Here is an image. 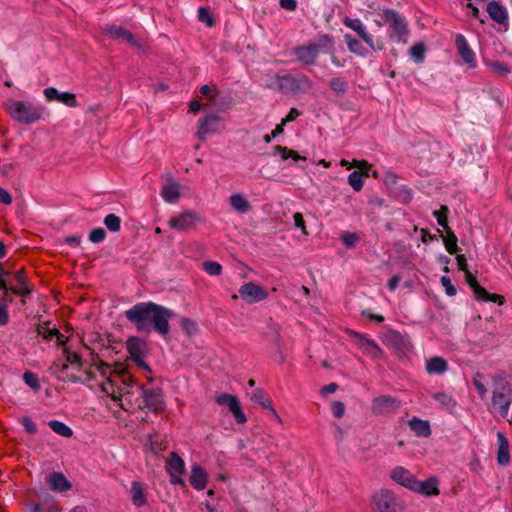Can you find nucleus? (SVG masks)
Here are the masks:
<instances>
[{
    "instance_id": "1",
    "label": "nucleus",
    "mask_w": 512,
    "mask_h": 512,
    "mask_svg": "<svg viewBox=\"0 0 512 512\" xmlns=\"http://www.w3.org/2000/svg\"><path fill=\"white\" fill-rule=\"evenodd\" d=\"M93 367L103 378L99 384L101 390L113 401H120V407L125 411L146 408L154 413H161L165 410L166 403L161 388L141 386L127 372L115 371L101 360Z\"/></svg>"
},
{
    "instance_id": "2",
    "label": "nucleus",
    "mask_w": 512,
    "mask_h": 512,
    "mask_svg": "<svg viewBox=\"0 0 512 512\" xmlns=\"http://www.w3.org/2000/svg\"><path fill=\"white\" fill-rule=\"evenodd\" d=\"M124 315L135 325L138 332L151 333L155 331L165 337L170 332L169 320L175 316V313L154 302H141L126 310Z\"/></svg>"
},
{
    "instance_id": "3",
    "label": "nucleus",
    "mask_w": 512,
    "mask_h": 512,
    "mask_svg": "<svg viewBox=\"0 0 512 512\" xmlns=\"http://www.w3.org/2000/svg\"><path fill=\"white\" fill-rule=\"evenodd\" d=\"M10 117L22 124H33L48 116L46 108L30 101L8 99L3 104Z\"/></svg>"
},
{
    "instance_id": "4",
    "label": "nucleus",
    "mask_w": 512,
    "mask_h": 512,
    "mask_svg": "<svg viewBox=\"0 0 512 512\" xmlns=\"http://www.w3.org/2000/svg\"><path fill=\"white\" fill-rule=\"evenodd\" d=\"M492 380V411L507 418L512 404V384L504 373L491 377Z\"/></svg>"
},
{
    "instance_id": "5",
    "label": "nucleus",
    "mask_w": 512,
    "mask_h": 512,
    "mask_svg": "<svg viewBox=\"0 0 512 512\" xmlns=\"http://www.w3.org/2000/svg\"><path fill=\"white\" fill-rule=\"evenodd\" d=\"M334 48L333 39L329 35H321L316 43H308L293 48L292 53L303 66H313L321 52L330 53Z\"/></svg>"
},
{
    "instance_id": "6",
    "label": "nucleus",
    "mask_w": 512,
    "mask_h": 512,
    "mask_svg": "<svg viewBox=\"0 0 512 512\" xmlns=\"http://www.w3.org/2000/svg\"><path fill=\"white\" fill-rule=\"evenodd\" d=\"M277 88L285 94H305L312 90L314 83L304 73H288L275 76Z\"/></svg>"
},
{
    "instance_id": "7",
    "label": "nucleus",
    "mask_w": 512,
    "mask_h": 512,
    "mask_svg": "<svg viewBox=\"0 0 512 512\" xmlns=\"http://www.w3.org/2000/svg\"><path fill=\"white\" fill-rule=\"evenodd\" d=\"M381 15L391 28L390 39L397 43H406L409 29L405 17L390 8L383 9Z\"/></svg>"
},
{
    "instance_id": "8",
    "label": "nucleus",
    "mask_w": 512,
    "mask_h": 512,
    "mask_svg": "<svg viewBox=\"0 0 512 512\" xmlns=\"http://www.w3.org/2000/svg\"><path fill=\"white\" fill-rule=\"evenodd\" d=\"M375 512H401L403 501L391 490L381 489L373 495Z\"/></svg>"
},
{
    "instance_id": "9",
    "label": "nucleus",
    "mask_w": 512,
    "mask_h": 512,
    "mask_svg": "<svg viewBox=\"0 0 512 512\" xmlns=\"http://www.w3.org/2000/svg\"><path fill=\"white\" fill-rule=\"evenodd\" d=\"M343 24L357 33V35L374 51H382L384 49V42L381 39H374L373 36L367 31L366 26L359 18L344 17Z\"/></svg>"
},
{
    "instance_id": "10",
    "label": "nucleus",
    "mask_w": 512,
    "mask_h": 512,
    "mask_svg": "<svg viewBox=\"0 0 512 512\" xmlns=\"http://www.w3.org/2000/svg\"><path fill=\"white\" fill-rule=\"evenodd\" d=\"M201 222L202 218L199 213L193 210H187L171 217L168 221V225L176 231L187 232L195 228L197 224Z\"/></svg>"
},
{
    "instance_id": "11",
    "label": "nucleus",
    "mask_w": 512,
    "mask_h": 512,
    "mask_svg": "<svg viewBox=\"0 0 512 512\" xmlns=\"http://www.w3.org/2000/svg\"><path fill=\"white\" fill-rule=\"evenodd\" d=\"M465 273V279L469 287L472 289L474 297L478 301L483 302H493L498 305H503L505 299L503 296L498 294L489 293L485 288H483L477 281V279L472 275V273L467 270Z\"/></svg>"
},
{
    "instance_id": "12",
    "label": "nucleus",
    "mask_w": 512,
    "mask_h": 512,
    "mask_svg": "<svg viewBox=\"0 0 512 512\" xmlns=\"http://www.w3.org/2000/svg\"><path fill=\"white\" fill-rule=\"evenodd\" d=\"M166 468L169 472L170 482L172 484L185 486V482L182 478V475L185 473V463L176 452H170L166 460Z\"/></svg>"
},
{
    "instance_id": "13",
    "label": "nucleus",
    "mask_w": 512,
    "mask_h": 512,
    "mask_svg": "<svg viewBox=\"0 0 512 512\" xmlns=\"http://www.w3.org/2000/svg\"><path fill=\"white\" fill-rule=\"evenodd\" d=\"M238 292L240 297L248 304L261 302L268 297L267 291L254 282L244 283Z\"/></svg>"
},
{
    "instance_id": "14",
    "label": "nucleus",
    "mask_w": 512,
    "mask_h": 512,
    "mask_svg": "<svg viewBox=\"0 0 512 512\" xmlns=\"http://www.w3.org/2000/svg\"><path fill=\"white\" fill-rule=\"evenodd\" d=\"M401 402L390 395H381L373 399L371 410L374 414H390L396 412Z\"/></svg>"
},
{
    "instance_id": "15",
    "label": "nucleus",
    "mask_w": 512,
    "mask_h": 512,
    "mask_svg": "<svg viewBox=\"0 0 512 512\" xmlns=\"http://www.w3.org/2000/svg\"><path fill=\"white\" fill-rule=\"evenodd\" d=\"M349 335L354 338L356 345L364 354L373 359L382 357L383 351L374 340L368 339L364 335L352 330L349 331Z\"/></svg>"
},
{
    "instance_id": "16",
    "label": "nucleus",
    "mask_w": 512,
    "mask_h": 512,
    "mask_svg": "<svg viewBox=\"0 0 512 512\" xmlns=\"http://www.w3.org/2000/svg\"><path fill=\"white\" fill-rule=\"evenodd\" d=\"M455 46L462 61L467 64L470 69H474L477 66L476 55L464 35L460 33L455 35Z\"/></svg>"
},
{
    "instance_id": "17",
    "label": "nucleus",
    "mask_w": 512,
    "mask_h": 512,
    "mask_svg": "<svg viewBox=\"0 0 512 512\" xmlns=\"http://www.w3.org/2000/svg\"><path fill=\"white\" fill-rule=\"evenodd\" d=\"M215 401L218 405L228 406L230 412L233 414L235 420L239 424H243L247 421L245 414L242 412L239 400L236 396L222 393L216 396Z\"/></svg>"
},
{
    "instance_id": "18",
    "label": "nucleus",
    "mask_w": 512,
    "mask_h": 512,
    "mask_svg": "<svg viewBox=\"0 0 512 512\" xmlns=\"http://www.w3.org/2000/svg\"><path fill=\"white\" fill-rule=\"evenodd\" d=\"M220 129V118L217 115H208L199 121L197 137L201 141H206L208 136L216 133Z\"/></svg>"
},
{
    "instance_id": "19",
    "label": "nucleus",
    "mask_w": 512,
    "mask_h": 512,
    "mask_svg": "<svg viewBox=\"0 0 512 512\" xmlns=\"http://www.w3.org/2000/svg\"><path fill=\"white\" fill-rule=\"evenodd\" d=\"M130 498L132 504L141 508L147 505L148 503V486L142 481L133 480L131 482L130 487Z\"/></svg>"
},
{
    "instance_id": "20",
    "label": "nucleus",
    "mask_w": 512,
    "mask_h": 512,
    "mask_svg": "<svg viewBox=\"0 0 512 512\" xmlns=\"http://www.w3.org/2000/svg\"><path fill=\"white\" fill-rule=\"evenodd\" d=\"M390 478L397 484L413 491L416 485V477L406 468L396 466L390 471Z\"/></svg>"
},
{
    "instance_id": "21",
    "label": "nucleus",
    "mask_w": 512,
    "mask_h": 512,
    "mask_svg": "<svg viewBox=\"0 0 512 512\" xmlns=\"http://www.w3.org/2000/svg\"><path fill=\"white\" fill-rule=\"evenodd\" d=\"M103 32L105 35L112 39H123L133 46H138V41L136 40L135 36L122 26L114 24L106 25L103 28Z\"/></svg>"
},
{
    "instance_id": "22",
    "label": "nucleus",
    "mask_w": 512,
    "mask_h": 512,
    "mask_svg": "<svg viewBox=\"0 0 512 512\" xmlns=\"http://www.w3.org/2000/svg\"><path fill=\"white\" fill-rule=\"evenodd\" d=\"M46 482L49 488L58 493H63L72 488V484L62 472H52L47 478Z\"/></svg>"
},
{
    "instance_id": "23",
    "label": "nucleus",
    "mask_w": 512,
    "mask_h": 512,
    "mask_svg": "<svg viewBox=\"0 0 512 512\" xmlns=\"http://www.w3.org/2000/svg\"><path fill=\"white\" fill-rule=\"evenodd\" d=\"M490 18L499 25L508 27V13L505 7L496 1H490L486 8Z\"/></svg>"
},
{
    "instance_id": "24",
    "label": "nucleus",
    "mask_w": 512,
    "mask_h": 512,
    "mask_svg": "<svg viewBox=\"0 0 512 512\" xmlns=\"http://www.w3.org/2000/svg\"><path fill=\"white\" fill-rule=\"evenodd\" d=\"M439 482L437 478L431 477L425 481H416L415 489L412 492L422 494L424 496H438L440 490L438 488Z\"/></svg>"
},
{
    "instance_id": "25",
    "label": "nucleus",
    "mask_w": 512,
    "mask_h": 512,
    "mask_svg": "<svg viewBox=\"0 0 512 512\" xmlns=\"http://www.w3.org/2000/svg\"><path fill=\"white\" fill-rule=\"evenodd\" d=\"M208 481V474L206 471L198 464H195L191 467L189 482L190 485L200 491L205 489Z\"/></svg>"
},
{
    "instance_id": "26",
    "label": "nucleus",
    "mask_w": 512,
    "mask_h": 512,
    "mask_svg": "<svg viewBox=\"0 0 512 512\" xmlns=\"http://www.w3.org/2000/svg\"><path fill=\"white\" fill-rule=\"evenodd\" d=\"M14 279L17 282L16 286H11L9 289L15 295L27 296L31 293V288L27 281L24 269H20L14 273Z\"/></svg>"
},
{
    "instance_id": "27",
    "label": "nucleus",
    "mask_w": 512,
    "mask_h": 512,
    "mask_svg": "<svg viewBox=\"0 0 512 512\" xmlns=\"http://www.w3.org/2000/svg\"><path fill=\"white\" fill-rule=\"evenodd\" d=\"M425 369L429 375H442L448 370V362L443 357L434 356L426 361Z\"/></svg>"
},
{
    "instance_id": "28",
    "label": "nucleus",
    "mask_w": 512,
    "mask_h": 512,
    "mask_svg": "<svg viewBox=\"0 0 512 512\" xmlns=\"http://www.w3.org/2000/svg\"><path fill=\"white\" fill-rule=\"evenodd\" d=\"M409 428L417 437H429L431 435L430 423L418 417H413L408 422Z\"/></svg>"
},
{
    "instance_id": "29",
    "label": "nucleus",
    "mask_w": 512,
    "mask_h": 512,
    "mask_svg": "<svg viewBox=\"0 0 512 512\" xmlns=\"http://www.w3.org/2000/svg\"><path fill=\"white\" fill-rule=\"evenodd\" d=\"M497 438L499 442L498 453H497V462L500 465H507L510 462V453H509V442L503 433L498 432Z\"/></svg>"
},
{
    "instance_id": "30",
    "label": "nucleus",
    "mask_w": 512,
    "mask_h": 512,
    "mask_svg": "<svg viewBox=\"0 0 512 512\" xmlns=\"http://www.w3.org/2000/svg\"><path fill=\"white\" fill-rule=\"evenodd\" d=\"M180 189L181 185L179 183L171 182L163 186L161 196L164 201L174 204L181 196Z\"/></svg>"
},
{
    "instance_id": "31",
    "label": "nucleus",
    "mask_w": 512,
    "mask_h": 512,
    "mask_svg": "<svg viewBox=\"0 0 512 512\" xmlns=\"http://www.w3.org/2000/svg\"><path fill=\"white\" fill-rule=\"evenodd\" d=\"M432 398L439 404L440 408L449 413H452L457 407L456 400L446 392H436L432 394Z\"/></svg>"
},
{
    "instance_id": "32",
    "label": "nucleus",
    "mask_w": 512,
    "mask_h": 512,
    "mask_svg": "<svg viewBox=\"0 0 512 512\" xmlns=\"http://www.w3.org/2000/svg\"><path fill=\"white\" fill-rule=\"evenodd\" d=\"M389 340L402 353L409 352L412 349V344L409 337L402 335L397 331L390 333Z\"/></svg>"
},
{
    "instance_id": "33",
    "label": "nucleus",
    "mask_w": 512,
    "mask_h": 512,
    "mask_svg": "<svg viewBox=\"0 0 512 512\" xmlns=\"http://www.w3.org/2000/svg\"><path fill=\"white\" fill-rule=\"evenodd\" d=\"M231 207L239 213H247L251 209L249 201L242 194H233L229 198Z\"/></svg>"
},
{
    "instance_id": "34",
    "label": "nucleus",
    "mask_w": 512,
    "mask_h": 512,
    "mask_svg": "<svg viewBox=\"0 0 512 512\" xmlns=\"http://www.w3.org/2000/svg\"><path fill=\"white\" fill-rule=\"evenodd\" d=\"M37 334L41 335L46 340H51L53 337H56L59 345L64 344V336L56 328L50 329L45 325H39L37 327Z\"/></svg>"
},
{
    "instance_id": "35",
    "label": "nucleus",
    "mask_w": 512,
    "mask_h": 512,
    "mask_svg": "<svg viewBox=\"0 0 512 512\" xmlns=\"http://www.w3.org/2000/svg\"><path fill=\"white\" fill-rule=\"evenodd\" d=\"M126 346L131 359L143 356L144 344L140 338L130 337L126 342Z\"/></svg>"
},
{
    "instance_id": "36",
    "label": "nucleus",
    "mask_w": 512,
    "mask_h": 512,
    "mask_svg": "<svg viewBox=\"0 0 512 512\" xmlns=\"http://www.w3.org/2000/svg\"><path fill=\"white\" fill-rule=\"evenodd\" d=\"M48 426L53 432L62 437L70 438L73 436V430L64 422L58 420H50L48 422Z\"/></svg>"
},
{
    "instance_id": "37",
    "label": "nucleus",
    "mask_w": 512,
    "mask_h": 512,
    "mask_svg": "<svg viewBox=\"0 0 512 512\" xmlns=\"http://www.w3.org/2000/svg\"><path fill=\"white\" fill-rule=\"evenodd\" d=\"M251 399L260 404L263 408L270 409L273 415L279 419L278 415L276 414L275 409L271 406V402L266 397L265 393L261 389H256L252 392Z\"/></svg>"
},
{
    "instance_id": "38",
    "label": "nucleus",
    "mask_w": 512,
    "mask_h": 512,
    "mask_svg": "<svg viewBox=\"0 0 512 512\" xmlns=\"http://www.w3.org/2000/svg\"><path fill=\"white\" fill-rule=\"evenodd\" d=\"M472 381H473V386L475 387V389L478 393V396L481 399H484L488 392L486 385H485V375L481 372H476L473 376Z\"/></svg>"
},
{
    "instance_id": "39",
    "label": "nucleus",
    "mask_w": 512,
    "mask_h": 512,
    "mask_svg": "<svg viewBox=\"0 0 512 512\" xmlns=\"http://www.w3.org/2000/svg\"><path fill=\"white\" fill-rule=\"evenodd\" d=\"M274 152L279 154L282 160H287L289 158H292L294 161L306 160L305 157L300 156L296 151L291 150L285 146L276 145L274 147Z\"/></svg>"
},
{
    "instance_id": "40",
    "label": "nucleus",
    "mask_w": 512,
    "mask_h": 512,
    "mask_svg": "<svg viewBox=\"0 0 512 512\" xmlns=\"http://www.w3.org/2000/svg\"><path fill=\"white\" fill-rule=\"evenodd\" d=\"M426 47L422 42L414 44L409 50V56L415 63H422L425 60Z\"/></svg>"
},
{
    "instance_id": "41",
    "label": "nucleus",
    "mask_w": 512,
    "mask_h": 512,
    "mask_svg": "<svg viewBox=\"0 0 512 512\" xmlns=\"http://www.w3.org/2000/svg\"><path fill=\"white\" fill-rule=\"evenodd\" d=\"M28 512H62V509L55 502L49 504L35 503L28 506Z\"/></svg>"
},
{
    "instance_id": "42",
    "label": "nucleus",
    "mask_w": 512,
    "mask_h": 512,
    "mask_svg": "<svg viewBox=\"0 0 512 512\" xmlns=\"http://www.w3.org/2000/svg\"><path fill=\"white\" fill-rule=\"evenodd\" d=\"M344 39H345V43L350 52L360 55V56L365 55L366 51L363 49V47L361 46V43L358 39L354 38L350 34H346L344 36Z\"/></svg>"
},
{
    "instance_id": "43",
    "label": "nucleus",
    "mask_w": 512,
    "mask_h": 512,
    "mask_svg": "<svg viewBox=\"0 0 512 512\" xmlns=\"http://www.w3.org/2000/svg\"><path fill=\"white\" fill-rule=\"evenodd\" d=\"M328 84L336 96H344L347 93V82L341 78H332Z\"/></svg>"
},
{
    "instance_id": "44",
    "label": "nucleus",
    "mask_w": 512,
    "mask_h": 512,
    "mask_svg": "<svg viewBox=\"0 0 512 512\" xmlns=\"http://www.w3.org/2000/svg\"><path fill=\"white\" fill-rule=\"evenodd\" d=\"M67 363H63L61 365L59 364H56V368H58V372L59 373H63L65 372L68 367H69V364L71 365H77L79 368L82 367V358L80 355H78L77 353H67Z\"/></svg>"
},
{
    "instance_id": "45",
    "label": "nucleus",
    "mask_w": 512,
    "mask_h": 512,
    "mask_svg": "<svg viewBox=\"0 0 512 512\" xmlns=\"http://www.w3.org/2000/svg\"><path fill=\"white\" fill-rule=\"evenodd\" d=\"M446 232L447 235L443 238L445 248L450 254H455L458 250L457 237L450 229L446 230Z\"/></svg>"
},
{
    "instance_id": "46",
    "label": "nucleus",
    "mask_w": 512,
    "mask_h": 512,
    "mask_svg": "<svg viewBox=\"0 0 512 512\" xmlns=\"http://www.w3.org/2000/svg\"><path fill=\"white\" fill-rule=\"evenodd\" d=\"M104 224L111 232H118L121 228V219L117 215L111 213L105 216Z\"/></svg>"
},
{
    "instance_id": "47",
    "label": "nucleus",
    "mask_w": 512,
    "mask_h": 512,
    "mask_svg": "<svg viewBox=\"0 0 512 512\" xmlns=\"http://www.w3.org/2000/svg\"><path fill=\"white\" fill-rule=\"evenodd\" d=\"M12 300H6V297H2L0 300V327L6 326L9 323V304Z\"/></svg>"
},
{
    "instance_id": "48",
    "label": "nucleus",
    "mask_w": 512,
    "mask_h": 512,
    "mask_svg": "<svg viewBox=\"0 0 512 512\" xmlns=\"http://www.w3.org/2000/svg\"><path fill=\"white\" fill-rule=\"evenodd\" d=\"M348 183L355 191H361L364 185L363 174L358 171L352 172L348 176Z\"/></svg>"
},
{
    "instance_id": "49",
    "label": "nucleus",
    "mask_w": 512,
    "mask_h": 512,
    "mask_svg": "<svg viewBox=\"0 0 512 512\" xmlns=\"http://www.w3.org/2000/svg\"><path fill=\"white\" fill-rule=\"evenodd\" d=\"M448 212V207L445 205H442L438 211L434 212L438 225L443 227L445 230L450 229L447 220Z\"/></svg>"
},
{
    "instance_id": "50",
    "label": "nucleus",
    "mask_w": 512,
    "mask_h": 512,
    "mask_svg": "<svg viewBox=\"0 0 512 512\" xmlns=\"http://www.w3.org/2000/svg\"><path fill=\"white\" fill-rule=\"evenodd\" d=\"M23 380L35 392H37L41 389L39 379L35 373H33L31 371H26L23 374Z\"/></svg>"
},
{
    "instance_id": "51",
    "label": "nucleus",
    "mask_w": 512,
    "mask_h": 512,
    "mask_svg": "<svg viewBox=\"0 0 512 512\" xmlns=\"http://www.w3.org/2000/svg\"><path fill=\"white\" fill-rule=\"evenodd\" d=\"M203 270L212 276H218L222 272V266L215 261H206L203 263Z\"/></svg>"
},
{
    "instance_id": "52",
    "label": "nucleus",
    "mask_w": 512,
    "mask_h": 512,
    "mask_svg": "<svg viewBox=\"0 0 512 512\" xmlns=\"http://www.w3.org/2000/svg\"><path fill=\"white\" fill-rule=\"evenodd\" d=\"M58 101L68 107H76L78 105L76 95L70 92H60Z\"/></svg>"
},
{
    "instance_id": "53",
    "label": "nucleus",
    "mask_w": 512,
    "mask_h": 512,
    "mask_svg": "<svg viewBox=\"0 0 512 512\" xmlns=\"http://www.w3.org/2000/svg\"><path fill=\"white\" fill-rule=\"evenodd\" d=\"M18 421L29 435L36 434V424L32 421V419L29 416H22L21 418H19Z\"/></svg>"
},
{
    "instance_id": "54",
    "label": "nucleus",
    "mask_w": 512,
    "mask_h": 512,
    "mask_svg": "<svg viewBox=\"0 0 512 512\" xmlns=\"http://www.w3.org/2000/svg\"><path fill=\"white\" fill-rule=\"evenodd\" d=\"M106 238V231L102 227L91 230L89 234V241L92 243H101Z\"/></svg>"
},
{
    "instance_id": "55",
    "label": "nucleus",
    "mask_w": 512,
    "mask_h": 512,
    "mask_svg": "<svg viewBox=\"0 0 512 512\" xmlns=\"http://www.w3.org/2000/svg\"><path fill=\"white\" fill-rule=\"evenodd\" d=\"M181 327L188 335L195 334L198 329L196 322L189 318H183L181 320Z\"/></svg>"
},
{
    "instance_id": "56",
    "label": "nucleus",
    "mask_w": 512,
    "mask_h": 512,
    "mask_svg": "<svg viewBox=\"0 0 512 512\" xmlns=\"http://www.w3.org/2000/svg\"><path fill=\"white\" fill-rule=\"evenodd\" d=\"M198 18L199 21L205 22L209 27L213 26L214 24V20L211 17L210 12L204 7H200L198 9Z\"/></svg>"
},
{
    "instance_id": "57",
    "label": "nucleus",
    "mask_w": 512,
    "mask_h": 512,
    "mask_svg": "<svg viewBox=\"0 0 512 512\" xmlns=\"http://www.w3.org/2000/svg\"><path fill=\"white\" fill-rule=\"evenodd\" d=\"M441 284L442 286L444 287L445 289V292L448 296H454L456 295L457 293V290L455 288V286L452 284L451 280L449 277L447 276H442L441 279Z\"/></svg>"
},
{
    "instance_id": "58",
    "label": "nucleus",
    "mask_w": 512,
    "mask_h": 512,
    "mask_svg": "<svg viewBox=\"0 0 512 512\" xmlns=\"http://www.w3.org/2000/svg\"><path fill=\"white\" fill-rule=\"evenodd\" d=\"M359 238L357 236L356 233H345L341 236V241L343 242V244L347 247H354L357 242H358Z\"/></svg>"
},
{
    "instance_id": "59",
    "label": "nucleus",
    "mask_w": 512,
    "mask_h": 512,
    "mask_svg": "<svg viewBox=\"0 0 512 512\" xmlns=\"http://www.w3.org/2000/svg\"><path fill=\"white\" fill-rule=\"evenodd\" d=\"M44 96L48 101H58L60 92L54 87H47L43 91Z\"/></svg>"
},
{
    "instance_id": "60",
    "label": "nucleus",
    "mask_w": 512,
    "mask_h": 512,
    "mask_svg": "<svg viewBox=\"0 0 512 512\" xmlns=\"http://www.w3.org/2000/svg\"><path fill=\"white\" fill-rule=\"evenodd\" d=\"M300 111L296 108H291L285 118L282 119V125H286L289 122L294 121L300 116Z\"/></svg>"
},
{
    "instance_id": "61",
    "label": "nucleus",
    "mask_w": 512,
    "mask_h": 512,
    "mask_svg": "<svg viewBox=\"0 0 512 512\" xmlns=\"http://www.w3.org/2000/svg\"><path fill=\"white\" fill-rule=\"evenodd\" d=\"M294 224L297 228H300L304 234H307L305 221L301 213L297 212L293 215Z\"/></svg>"
},
{
    "instance_id": "62",
    "label": "nucleus",
    "mask_w": 512,
    "mask_h": 512,
    "mask_svg": "<svg viewBox=\"0 0 512 512\" xmlns=\"http://www.w3.org/2000/svg\"><path fill=\"white\" fill-rule=\"evenodd\" d=\"M345 406L342 402H335L333 404V414L337 418H341L344 415Z\"/></svg>"
},
{
    "instance_id": "63",
    "label": "nucleus",
    "mask_w": 512,
    "mask_h": 512,
    "mask_svg": "<svg viewBox=\"0 0 512 512\" xmlns=\"http://www.w3.org/2000/svg\"><path fill=\"white\" fill-rule=\"evenodd\" d=\"M457 266L459 270L465 272L468 270L467 260L463 254H458L456 256Z\"/></svg>"
},
{
    "instance_id": "64",
    "label": "nucleus",
    "mask_w": 512,
    "mask_h": 512,
    "mask_svg": "<svg viewBox=\"0 0 512 512\" xmlns=\"http://www.w3.org/2000/svg\"><path fill=\"white\" fill-rule=\"evenodd\" d=\"M280 6L289 11H293L297 7V1L296 0H280Z\"/></svg>"
}]
</instances>
